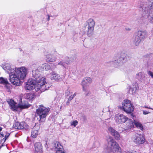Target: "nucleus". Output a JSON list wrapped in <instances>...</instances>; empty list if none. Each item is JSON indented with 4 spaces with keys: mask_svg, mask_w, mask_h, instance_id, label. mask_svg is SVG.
Listing matches in <instances>:
<instances>
[{
    "mask_svg": "<svg viewBox=\"0 0 153 153\" xmlns=\"http://www.w3.org/2000/svg\"><path fill=\"white\" fill-rule=\"evenodd\" d=\"M125 59L124 56H121L114 60L110 62L116 66H120L123 64V61L125 60Z\"/></svg>",
    "mask_w": 153,
    "mask_h": 153,
    "instance_id": "2eb2a0df",
    "label": "nucleus"
},
{
    "mask_svg": "<svg viewBox=\"0 0 153 153\" xmlns=\"http://www.w3.org/2000/svg\"><path fill=\"white\" fill-rule=\"evenodd\" d=\"M76 94L75 93L73 95H71L68 98V100L71 101L76 96Z\"/></svg>",
    "mask_w": 153,
    "mask_h": 153,
    "instance_id": "c9c22d12",
    "label": "nucleus"
},
{
    "mask_svg": "<svg viewBox=\"0 0 153 153\" xmlns=\"http://www.w3.org/2000/svg\"><path fill=\"white\" fill-rule=\"evenodd\" d=\"M69 92V93H70V92L69 91H68L67 93Z\"/></svg>",
    "mask_w": 153,
    "mask_h": 153,
    "instance_id": "3c124183",
    "label": "nucleus"
},
{
    "mask_svg": "<svg viewBox=\"0 0 153 153\" xmlns=\"http://www.w3.org/2000/svg\"><path fill=\"white\" fill-rule=\"evenodd\" d=\"M148 36V32L146 30H139L135 33L133 38V43L136 45H138L140 43L143 41Z\"/></svg>",
    "mask_w": 153,
    "mask_h": 153,
    "instance_id": "39448f33",
    "label": "nucleus"
},
{
    "mask_svg": "<svg viewBox=\"0 0 153 153\" xmlns=\"http://www.w3.org/2000/svg\"><path fill=\"white\" fill-rule=\"evenodd\" d=\"M145 138L142 135L137 134L133 138V141L136 144H142L145 142Z\"/></svg>",
    "mask_w": 153,
    "mask_h": 153,
    "instance_id": "ddd939ff",
    "label": "nucleus"
},
{
    "mask_svg": "<svg viewBox=\"0 0 153 153\" xmlns=\"http://www.w3.org/2000/svg\"><path fill=\"white\" fill-rule=\"evenodd\" d=\"M28 69L25 67L16 68V71L9 76L10 82L13 85L19 86L21 85V80L25 77L28 73Z\"/></svg>",
    "mask_w": 153,
    "mask_h": 153,
    "instance_id": "f257e3e1",
    "label": "nucleus"
},
{
    "mask_svg": "<svg viewBox=\"0 0 153 153\" xmlns=\"http://www.w3.org/2000/svg\"><path fill=\"white\" fill-rule=\"evenodd\" d=\"M147 66L149 68H150L152 66V63L150 61H148L147 63Z\"/></svg>",
    "mask_w": 153,
    "mask_h": 153,
    "instance_id": "f704fd0d",
    "label": "nucleus"
},
{
    "mask_svg": "<svg viewBox=\"0 0 153 153\" xmlns=\"http://www.w3.org/2000/svg\"><path fill=\"white\" fill-rule=\"evenodd\" d=\"M67 62H68V63L67 62L66 63V62L63 61H60L58 63V65H62L64 68H66V64H68L69 63H70L72 62V61H71L69 60L67 61Z\"/></svg>",
    "mask_w": 153,
    "mask_h": 153,
    "instance_id": "c85d7f7f",
    "label": "nucleus"
},
{
    "mask_svg": "<svg viewBox=\"0 0 153 153\" xmlns=\"http://www.w3.org/2000/svg\"><path fill=\"white\" fill-rule=\"evenodd\" d=\"M108 131L111 135L114 136L116 140H119L120 137L119 134L112 127H109L108 128Z\"/></svg>",
    "mask_w": 153,
    "mask_h": 153,
    "instance_id": "dca6fc26",
    "label": "nucleus"
},
{
    "mask_svg": "<svg viewBox=\"0 0 153 153\" xmlns=\"http://www.w3.org/2000/svg\"><path fill=\"white\" fill-rule=\"evenodd\" d=\"M143 108H148L150 109H151L153 110V108H150V107H147V106H143Z\"/></svg>",
    "mask_w": 153,
    "mask_h": 153,
    "instance_id": "ea45409f",
    "label": "nucleus"
},
{
    "mask_svg": "<svg viewBox=\"0 0 153 153\" xmlns=\"http://www.w3.org/2000/svg\"><path fill=\"white\" fill-rule=\"evenodd\" d=\"M3 69L7 71L8 74H11L16 71V68L13 67H11L10 65L8 63L5 64L2 66Z\"/></svg>",
    "mask_w": 153,
    "mask_h": 153,
    "instance_id": "f3484780",
    "label": "nucleus"
},
{
    "mask_svg": "<svg viewBox=\"0 0 153 153\" xmlns=\"http://www.w3.org/2000/svg\"><path fill=\"white\" fill-rule=\"evenodd\" d=\"M125 29L126 31H129L131 30V29L129 27H126L125 28Z\"/></svg>",
    "mask_w": 153,
    "mask_h": 153,
    "instance_id": "58836bf2",
    "label": "nucleus"
},
{
    "mask_svg": "<svg viewBox=\"0 0 153 153\" xmlns=\"http://www.w3.org/2000/svg\"><path fill=\"white\" fill-rule=\"evenodd\" d=\"M119 108L127 113H131L134 110L133 106H132L131 101L127 99L123 101L122 106H120Z\"/></svg>",
    "mask_w": 153,
    "mask_h": 153,
    "instance_id": "0eeeda50",
    "label": "nucleus"
},
{
    "mask_svg": "<svg viewBox=\"0 0 153 153\" xmlns=\"http://www.w3.org/2000/svg\"><path fill=\"white\" fill-rule=\"evenodd\" d=\"M36 83L35 91L44 92L47 90L51 86V85L46 82V79L44 77L38 78L34 80Z\"/></svg>",
    "mask_w": 153,
    "mask_h": 153,
    "instance_id": "20e7f679",
    "label": "nucleus"
},
{
    "mask_svg": "<svg viewBox=\"0 0 153 153\" xmlns=\"http://www.w3.org/2000/svg\"><path fill=\"white\" fill-rule=\"evenodd\" d=\"M30 104H28L27 103H25L22 104H19V107L22 108H27L30 107Z\"/></svg>",
    "mask_w": 153,
    "mask_h": 153,
    "instance_id": "c756f323",
    "label": "nucleus"
},
{
    "mask_svg": "<svg viewBox=\"0 0 153 153\" xmlns=\"http://www.w3.org/2000/svg\"><path fill=\"white\" fill-rule=\"evenodd\" d=\"M131 151H127L126 152V153H131Z\"/></svg>",
    "mask_w": 153,
    "mask_h": 153,
    "instance_id": "49530a36",
    "label": "nucleus"
},
{
    "mask_svg": "<svg viewBox=\"0 0 153 153\" xmlns=\"http://www.w3.org/2000/svg\"><path fill=\"white\" fill-rule=\"evenodd\" d=\"M149 4L144 5L142 7V17L148 19L149 22L153 24V0H147Z\"/></svg>",
    "mask_w": 153,
    "mask_h": 153,
    "instance_id": "f03ea898",
    "label": "nucleus"
},
{
    "mask_svg": "<svg viewBox=\"0 0 153 153\" xmlns=\"http://www.w3.org/2000/svg\"><path fill=\"white\" fill-rule=\"evenodd\" d=\"M69 104V102H68V101L67 103V104Z\"/></svg>",
    "mask_w": 153,
    "mask_h": 153,
    "instance_id": "8fccbe9b",
    "label": "nucleus"
},
{
    "mask_svg": "<svg viewBox=\"0 0 153 153\" xmlns=\"http://www.w3.org/2000/svg\"><path fill=\"white\" fill-rule=\"evenodd\" d=\"M42 67L45 70L48 71L51 69V67L50 66L46 63L43 64Z\"/></svg>",
    "mask_w": 153,
    "mask_h": 153,
    "instance_id": "7c9ffc66",
    "label": "nucleus"
},
{
    "mask_svg": "<svg viewBox=\"0 0 153 153\" xmlns=\"http://www.w3.org/2000/svg\"><path fill=\"white\" fill-rule=\"evenodd\" d=\"M50 77L52 80L56 81H59L62 79V77L59 74H56L55 72L53 71L51 73Z\"/></svg>",
    "mask_w": 153,
    "mask_h": 153,
    "instance_id": "a211bd4d",
    "label": "nucleus"
},
{
    "mask_svg": "<svg viewBox=\"0 0 153 153\" xmlns=\"http://www.w3.org/2000/svg\"><path fill=\"white\" fill-rule=\"evenodd\" d=\"M135 78L142 82L144 81L146 79L145 75L143 72H140L137 73L135 75Z\"/></svg>",
    "mask_w": 153,
    "mask_h": 153,
    "instance_id": "aec40b11",
    "label": "nucleus"
},
{
    "mask_svg": "<svg viewBox=\"0 0 153 153\" xmlns=\"http://www.w3.org/2000/svg\"><path fill=\"white\" fill-rule=\"evenodd\" d=\"M78 122L76 120L72 121L71 122V125L73 126L74 127H75L76 125H78Z\"/></svg>",
    "mask_w": 153,
    "mask_h": 153,
    "instance_id": "473e14b6",
    "label": "nucleus"
},
{
    "mask_svg": "<svg viewBox=\"0 0 153 153\" xmlns=\"http://www.w3.org/2000/svg\"><path fill=\"white\" fill-rule=\"evenodd\" d=\"M135 152H136V151H131V153H135Z\"/></svg>",
    "mask_w": 153,
    "mask_h": 153,
    "instance_id": "a18cd8bd",
    "label": "nucleus"
},
{
    "mask_svg": "<svg viewBox=\"0 0 153 153\" xmlns=\"http://www.w3.org/2000/svg\"><path fill=\"white\" fill-rule=\"evenodd\" d=\"M2 128L0 127V131L2 130Z\"/></svg>",
    "mask_w": 153,
    "mask_h": 153,
    "instance_id": "de8ad7c7",
    "label": "nucleus"
},
{
    "mask_svg": "<svg viewBox=\"0 0 153 153\" xmlns=\"http://www.w3.org/2000/svg\"><path fill=\"white\" fill-rule=\"evenodd\" d=\"M38 128L34 127L32 130L31 136L33 138H36L38 135Z\"/></svg>",
    "mask_w": 153,
    "mask_h": 153,
    "instance_id": "5701e85b",
    "label": "nucleus"
},
{
    "mask_svg": "<svg viewBox=\"0 0 153 153\" xmlns=\"http://www.w3.org/2000/svg\"><path fill=\"white\" fill-rule=\"evenodd\" d=\"M35 153H42V146L40 143H36L34 145Z\"/></svg>",
    "mask_w": 153,
    "mask_h": 153,
    "instance_id": "412c9836",
    "label": "nucleus"
},
{
    "mask_svg": "<svg viewBox=\"0 0 153 153\" xmlns=\"http://www.w3.org/2000/svg\"><path fill=\"white\" fill-rule=\"evenodd\" d=\"M92 82V79L89 77H86L83 79L82 81L81 85L82 86L83 90L84 91H87V87L89 86Z\"/></svg>",
    "mask_w": 153,
    "mask_h": 153,
    "instance_id": "9b49d317",
    "label": "nucleus"
},
{
    "mask_svg": "<svg viewBox=\"0 0 153 153\" xmlns=\"http://www.w3.org/2000/svg\"><path fill=\"white\" fill-rule=\"evenodd\" d=\"M48 16V18H47V20L48 21H49L50 19V16L49 15H47Z\"/></svg>",
    "mask_w": 153,
    "mask_h": 153,
    "instance_id": "a19ab883",
    "label": "nucleus"
},
{
    "mask_svg": "<svg viewBox=\"0 0 153 153\" xmlns=\"http://www.w3.org/2000/svg\"><path fill=\"white\" fill-rule=\"evenodd\" d=\"M56 153H65L63 149H56Z\"/></svg>",
    "mask_w": 153,
    "mask_h": 153,
    "instance_id": "72a5a7b5",
    "label": "nucleus"
},
{
    "mask_svg": "<svg viewBox=\"0 0 153 153\" xmlns=\"http://www.w3.org/2000/svg\"><path fill=\"white\" fill-rule=\"evenodd\" d=\"M46 60L47 62H53L56 60V57L51 54H46Z\"/></svg>",
    "mask_w": 153,
    "mask_h": 153,
    "instance_id": "4be33fe9",
    "label": "nucleus"
},
{
    "mask_svg": "<svg viewBox=\"0 0 153 153\" xmlns=\"http://www.w3.org/2000/svg\"><path fill=\"white\" fill-rule=\"evenodd\" d=\"M148 74L151 76V77L153 78V72L151 71H149L147 72Z\"/></svg>",
    "mask_w": 153,
    "mask_h": 153,
    "instance_id": "e433bc0d",
    "label": "nucleus"
},
{
    "mask_svg": "<svg viewBox=\"0 0 153 153\" xmlns=\"http://www.w3.org/2000/svg\"><path fill=\"white\" fill-rule=\"evenodd\" d=\"M137 128L140 129L141 130H143V128L142 124L140 122L135 121V125Z\"/></svg>",
    "mask_w": 153,
    "mask_h": 153,
    "instance_id": "393cba45",
    "label": "nucleus"
},
{
    "mask_svg": "<svg viewBox=\"0 0 153 153\" xmlns=\"http://www.w3.org/2000/svg\"><path fill=\"white\" fill-rule=\"evenodd\" d=\"M151 34L152 36L153 37V27L152 28L151 30Z\"/></svg>",
    "mask_w": 153,
    "mask_h": 153,
    "instance_id": "37998d69",
    "label": "nucleus"
},
{
    "mask_svg": "<svg viewBox=\"0 0 153 153\" xmlns=\"http://www.w3.org/2000/svg\"><path fill=\"white\" fill-rule=\"evenodd\" d=\"M136 84V85H135V86H136V85H137V84Z\"/></svg>",
    "mask_w": 153,
    "mask_h": 153,
    "instance_id": "603ef678",
    "label": "nucleus"
},
{
    "mask_svg": "<svg viewBox=\"0 0 153 153\" xmlns=\"http://www.w3.org/2000/svg\"><path fill=\"white\" fill-rule=\"evenodd\" d=\"M36 85L35 80L33 79H30L26 83L25 89L28 90H31L33 89H35Z\"/></svg>",
    "mask_w": 153,
    "mask_h": 153,
    "instance_id": "f8f14e48",
    "label": "nucleus"
},
{
    "mask_svg": "<svg viewBox=\"0 0 153 153\" xmlns=\"http://www.w3.org/2000/svg\"><path fill=\"white\" fill-rule=\"evenodd\" d=\"M50 110L49 107H46L43 105H39V107L36 110V113L37 116L39 117L40 122H42L45 121Z\"/></svg>",
    "mask_w": 153,
    "mask_h": 153,
    "instance_id": "423d86ee",
    "label": "nucleus"
},
{
    "mask_svg": "<svg viewBox=\"0 0 153 153\" xmlns=\"http://www.w3.org/2000/svg\"><path fill=\"white\" fill-rule=\"evenodd\" d=\"M31 68L32 69V76L34 79V80H36L40 76V71L38 70V66L35 64H33L32 65Z\"/></svg>",
    "mask_w": 153,
    "mask_h": 153,
    "instance_id": "9d476101",
    "label": "nucleus"
},
{
    "mask_svg": "<svg viewBox=\"0 0 153 153\" xmlns=\"http://www.w3.org/2000/svg\"><path fill=\"white\" fill-rule=\"evenodd\" d=\"M9 135V134H7L5 136V137L6 138L7 137V139Z\"/></svg>",
    "mask_w": 153,
    "mask_h": 153,
    "instance_id": "c03bdc74",
    "label": "nucleus"
},
{
    "mask_svg": "<svg viewBox=\"0 0 153 153\" xmlns=\"http://www.w3.org/2000/svg\"><path fill=\"white\" fill-rule=\"evenodd\" d=\"M6 139H7V137H6V138L4 137V138L2 139V140L4 141V142H5V141H6Z\"/></svg>",
    "mask_w": 153,
    "mask_h": 153,
    "instance_id": "79ce46f5",
    "label": "nucleus"
},
{
    "mask_svg": "<svg viewBox=\"0 0 153 153\" xmlns=\"http://www.w3.org/2000/svg\"><path fill=\"white\" fill-rule=\"evenodd\" d=\"M137 90V88L136 86L134 88H130L129 90V92L130 94H133L135 93Z\"/></svg>",
    "mask_w": 153,
    "mask_h": 153,
    "instance_id": "2f4dec72",
    "label": "nucleus"
},
{
    "mask_svg": "<svg viewBox=\"0 0 153 153\" xmlns=\"http://www.w3.org/2000/svg\"><path fill=\"white\" fill-rule=\"evenodd\" d=\"M114 120L117 123L122 124L128 120V118L123 114H118L115 116Z\"/></svg>",
    "mask_w": 153,
    "mask_h": 153,
    "instance_id": "1a4fd4ad",
    "label": "nucleus"
},
{
    "mask_svg": "<svg viewBox=\"0 0 153 153\" xmlns=\"http://www.w3.org/2000/svg\"><path fill=\"white\" fill-rule=\"evenodd\" d=\"M127 121H128L129 123V124L128 125L129 128H131L132 127H134L135 124V120H134V122L132 120L128 119V120Z\"/></svg>",
    "mask_w": 153,
    "mask_h": 153,
    "instance_id": "bb28decb",
    "label": "nucleus"
},
{
    "mask_svg": "<svg viewBox=\"0 0 153 153\" xmlns=\"http://www.w3.org/2000/svg\"><path fill=\"white\" fill-rule=\"evenodd\" d=\"M54 147L56 149H63L62 146L58 142H56L54 143Z\"/></svg>",
    "mask_w": 153,
    "mask_h": 153,
    "instance_id": "cd10ccee",
    "label": "nucleus"
},
{
    "mask_svg": "<svg viewBox=\"0 0 153 153\" xmlns=\"http://www.w3.org/2000/svg\"><path fill=\"white\" fill-rule=\"evenodd\" d=\"M29 127L24 122H17L15 123L13 126V128L15 129H20L25 128L27 129Z\"/></svg>",
    "mask_w": 153,
    "mask_h": 153,
    "instance_id": "4468645a",
    "label": "nucleus"
},
{
    "mask_svg": "<svg viewBox=\"0 0 153 153\" xmlns=\"http://www.w3.org/2000/svg\"><path fill=\"white\" fill-rule=\"evenodd\" d=\"M88 29L87 30V34L89 37H91L93 34L94 27L95 22L92 19H90L87 21Z\"/></svg>",
    "mask_w": 153,
    "mask_h": 153,
    "instance_id": "6e6552de",
    "label": "nucleus"
},
{
    "mask_svg": "<svg viewBox=\"0 0 153 153\" xmlns=\"http://www.w3.org/2000/svg\"><path fill=\"white\" fill-rule=\"evenodd\" d=\"M108 146L109 147L104 149L103 153H114V152H120L121 149L118 144L110 136H108L106 139Z\"/></svg>",
    "mask_w": 153,
    "mask_h": 153,
    "instance_id": "7ed1b4c3",
    "label": "nucleus"
},
{
    "mask_svg": "<svg viewBox=\"0 0 153 153\" xmlns=\"http://www.w3.org/2000/svg\"><path fill=\"white\" fill-rule=\"evenodd\" d=\"M20 100H22V99H21V98H20Z\"/></svg>",
    "mask_w": 153,
    "mask_h": 153,
    "instance_id": "864d4df0",
    "label": "nucleus"
},
{
    "mask_svg": "<svg viewBox=\"0 0 153 153\" xmlns=\"http://www.w3.org/2000/svg\"><path fill=\"white\" fill-rule=\"evenodd\" d=\"M25 99L31 100L34 98V95L32 94L27 93L25 94Z\"/></svg>",
    "mask_w": 153,
    "mask_h": 153,
    "instance_id": "a878e982",
    "label": "nucleus"
},
{
    "mask_svg": "<svg viewBox=\"0 0 153 153\" xmlns=\"http://www.w3.org/2000/svg\"><path fill=\"white\" fill-rule=\"evenodd\" d=\"M143 114L144 115L150 113V112L147 111L143 110Z\"/></svg>",
    "mask_w": 153,
    "mask_h": 153,
    "instance_id": "4c0bfd02",
    "label": "nucleus"
},
{
    "mask_svg": "<svg viewBox=\"0 0 153 153\" xmlns=\"http://www.w3.org/2000/svg\"><path fill=\"white\" fill-rule=\"evenodd\" d=\"M10 107V108L13 111H16L18 108L17 104L13 100H10L7 101Z\"/></svg>",
    "mask_w": 153,
    "mask_h": 153,
    "instance_id": "6ab92c4d",
    "label": "nucleus"
},
{
    "mask_svg": "<svg viewBox=\"0 0 153 153\" xmlns=\"http://www.w3.org/2000/svg\"><path fill=\"white\" fill-rule=\"evenodd\" d=\"M0 84L7 85L8 84V82L7 78L1 77H0Z\"/></svg>",
    "mask_w": 153,
    "mask_h": 153,
    "instance_id": "b1692460",
    "label": "nucleus"
},
{
    "mask_svg": "<svg viewBox=\"0 0 153 153\" xmlns=\"http://www.w3.org/2000/svg\"><path fill=\"white\" fill-rule=\"evenodd\" d=\"M1 134L3 137L4 136V135L3 134Z\"/></svg>",
    "mask_w": 153,
    "mask_h": 153,
    "instance_id": "09e8293b",
    "label": "nucleus"
}]
</instances>
